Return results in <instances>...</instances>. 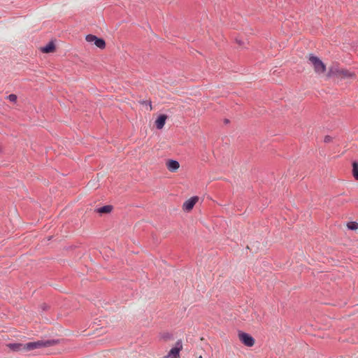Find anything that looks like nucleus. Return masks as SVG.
<instances>
[{"mask_svg": "<svg viewBox=\"0 0 358 358\" xmlns=\"http://www.w3.org/2000/svg\"><path fill=\"white\" fill-rule=\"evenodd\" d=\"M352 174L356 180H358V161L352 162Z\"/></svg>", "mask_w": 358, "mask_h": 358, "instance_id": "obj_13", "label": "nucleus"}, {"mask_svg": "<svg viewBox=\"0 0 358 358\" xmlns=\"http://www.w3.org/2000/svg\"><path fill=\"white\" fill-rule=\"evenodd\" d=\"M236 42L240 45V46H242L244 45V41L240 40V39H238V38H236Z\"/></svg>", "mask_w": 358, "mask_h": 358, "instance_id": "obj_20", "label": "nucleus"}, {"mask_svg": "<svg viewBox=\"0 0 358 358\" xmlns=\"http://www.w3.org/2000/svg\"><path fill=\"white\" fill-rule=\"evenodd\" d=\"M355 75L353 73L350 72L348 70L345 69H340L338 63L333 64L329 67L328 71L326 74L327 79L331 78H351Z\"/></svg>", "mask_w": 358, "mask_h": 358, "instance_id": "obj_1", "label": "nucleus"}, {"mask_svg": "<svg viewBox=\"0 0 358 358\" xmlns=\"http://www.w3.org/2000/svg\"><path fill=\"white\" fill-rule=\"evenodd\" d=\"M7 99L11 102H16L17 96L15 94H10L7 96Z\"/></svg>", "mask_w": 358, "mask_h": 358, "instance_id": "obj_16", "label": "nucleus"}, {"mask_svg": "<svg viewBox=\"0 0 358 358\" xmlns=\"http://www.w3.org/2000/svg\"><path fill=\"white\" fill-rule=\"evenodd\" d=\"M333 138L331 136L327 135L324 136V142L326 143H330L332 141Z\"/></svg>", "mask_w": 358, "mask_h": 358, "instance_id": "obj_17", "label": "nucleus"}, {"mask_svg": "<svg viewBox=\"0 0 358 358\" xmlns=\"http://www.w3.org/2000/svg\"><path fill=\"white\" fill-rule=\"evenodd\" d=\"M141 103L142 104H145V105H150V109H152V107H151L152 102H151V101H150V100H145L144 101L143 100V101H141Z\"/></svg>", "mask_w": 358, "mask_h": 358, "instance_id": "obj_18", "label": "nucleus"}, {"mask_svg": "<svg viewBox=\"0 0 358 358\" xmlns=\"http://www.w3.org/2000/svg\"><path fill=\"white\" fill-rule=\"evenodd\" d=\"M199 358H202V357H201V356H200Z\"/></svg>", "mask_w": 358, "mask_h": 358, "instance_id": "obj_22", "label": "nucleus"}, {"mask_svg": "<svg viewBox=\"0 0 358 358\" xmlns=\"http://www.w3.org/2000/svg\"><path fill=\"white\" fill-rule=\"evenodd\" d=\"M310 63L313 66L314 71L317 74L324 73L327 71L326 64L317 56L310 54L308 57Z\"/></svg>", "mask_w": 358, "mask_h": 358, "instance_id": "obj_3", "label": "nucleus"}, {"mask_svg": "<svg viewBox=\"0 0 358 358\" xmlns=\"http://www.w3.org/2000/svg\"><path fill=\"white\" fill-rule=\"evenodd\" d=\"M113 208V207L111 205H105L101 207L97 208L95 210V212L99 213L100 215L108 214L112 211Z\"/></svg>", "mask_w": 358, "mask_h": 358, "instance_id": "obj_12", "label": "nucleus"}, {"mask_svg": "<svg viewBox=\"0 0 358 358\" xmlns=\"http://www.w3.org/2000/svg\"><path fill=\"white\" fill-rule=\"evenodd\" d=\"M41 308L43 310L45 311L50 308V306L47 303H43L41 305Z\"/></svg>", "mask_w": 358, "mask_h": 358, "instance_id": "obj_19", "label": "nucleus"}, {"mask_svg": "<svg viewBox=\"0 0 358 358\" xmlns=\"http://www.w3.org/2000/svg\"><path fill=\"white\" fill-rule=\"evenodd\" d=\"M238 338L241 342L247 347H252L255 344V338L249 334L238 331Z\"/></svg>", "mask_w": 358, "mask_h": 358, "instance_id": "obj_5", "label": "nucleus"}, {"mask_svg": "<svg viewBox=\"0 0 358 358\" xmlns=\"http://www.w3.org/2000/svg\"><path fill=\"white\" fill-rule=\"evenodd\" d=\"M55 49L56 46L52 41L48 42L45 45L41 48V50L43 53L53 52L55 50Z\"/></svg>", "mask_w": 358, "mask_h": 358, "instance_id": "obj_11", "label": "nucleus"}, {"mask_svg": "<svg viewBox=\"0 0 358 358\" xmlns=\"http://www.w3.org/2000/svg\"><path fill=\"white\" fill-rule=\"evenodd\" d=\"M85 40L101 50L106 48V41L103 38L98 37L93 34H87L85 36Z\"/></svg>", "mask_w": 358, "mask_h": 358, "instance_id": "obj_4", "label": "nucleus"}, {"mask_svg": "<svg viewBox=\"0 0 358 358\" xmlns=\"http://www.w3.org/2000/svg\"><path fill=\"white\" fill-rule=\"evenodd\" d=\"M161 338L164 341L170 340L173 338V335L169 332H164L161 334Z\"/></svg>", "mask_w": 358, "mask_h": 358, "instance_id": "obj_15", "label": "nucleus"}, {"mask_svg": "<svg viewBox=\"0 0 358 358\" xmlns=\"http://www.w3.org/2000/svg\"><path fill=\"white\" fill-rule=\"evenodd\" d=\"M59 343L58 339L40 340L25 343V351H31L35 349L48 348L55 345Z\"/></svg>", "mask_w": 358, "mask_h": 358, "instance_id": "obj_2", "label": "nucleus"}, {"mask_svg": "<svg viewBox=\"0 0 358 358\" xmlns=\"http://www.w3.org/2000/svg\"><path fill=\"white\" fill-rule=\"evenodd\" d=\"M347 227L348 229L352 231L357 230L358 229V222L355 221L349 222L347 224Z\"/></svg>", "mask_w": 358, "mask_h": 358, "instance_id": "obj_14", "label": "nucleus"}, {"mask_svg": "<svg viewBox=\"0 0 358 358\" xmlns=\"http://www.w3.org/2000/svg\"><path fill=\"white\" fill-rule=\"evenodd\" d=\"M168 115L166 114H160L157 116L155 121V126L157 129H162L166 124Z\"/></svg>", "mask_w": 358, "mask_h": 358, "instance_id": "obj_8", "label": "nucleus"}, {"mask_svg": "<svg viewBox=\"0 0 358 358\" xmlns=\"http://www.w3.org/2000/svg\"><path fill=\"white\" fill-rule=\"evenodd\" d=\"M7 346L13 352H26L25 343H8Z\"/></svg>", "mask_w": 358, "mask_h": 358, "instance_id": "obj_9", "label": "nucleus"}, {"mask_svg": "<svg viewBox=\"0 0 358 358\" xmlns=\"http://www.w3.org/2000/svg\"><path fill=\"white\" fill-rule=\"evenodd\" d=\"M166 167L168 169L169 171H170L171 172H175L176 171L179 167H180V164L178 161L176 160H174V159H168L166 161Z\"/></svg>", "mask_w": 358, "mask_h": 358, "instance_id": "obj_10", "label": "nucleus"}, {"mask_svg": "<svg viewBox=\"0 0 358 358\" xmlns=\"http://www.w3.org/2000/svg\"><path fill=\"white\" fill-rule=\"evenodd\" d=\"M182 349V343L181 340L176 341L175 346L172 348L168 353L167 357L180 358V352Z\"/></svg>", "mask_w": 358, "mask_h": 358, "instance_id": "obj_6", "label": "nucleus"}, {"mask_svg": "<svg viewBox=\"0 0 358 358\" xmlns=\"http://www.w3.org/2000/svg\"><path fill=\"white\" fill-rule=\"evenodd\" d=\"M199 201V197L197 196H194L185 201L182 205V210L186 212H189L192 210Z\"/></svg>", "mask_w": 358, "mask_h": 358, "instance_id": "obj_7", "label": "nucleus"}, {"mask_svg": "<svg viewBox=\"0 0 358 358\" xmlns=\"http://www.w3.org/2000/svg\"><path fill=\"white\" fill-rule=\"evenodd\" d=\"M224 122L225 124H228L229 122V120L228 119H224Z\"/></svg>", "mask_w": 358, "mask_h": 358, "instance_id": "obj_21", "label": "nucleus"}]
</instances>
